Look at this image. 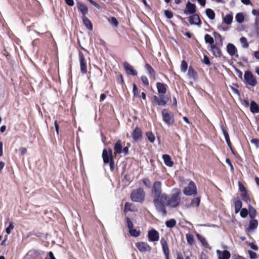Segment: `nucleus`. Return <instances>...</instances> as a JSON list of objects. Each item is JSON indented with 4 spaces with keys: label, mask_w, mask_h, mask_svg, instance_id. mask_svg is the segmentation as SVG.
Wrapping results in <instances>:
<instances>
[{
    "label": "nucleus",
    "mask_w": 259,
    "mask_h": 259,
    "mask_svg": "<svg viewBox=\"0 0 259 259\" xmlns=\"http://www.w3.org/2000/svg\"><path fill=\"white\" fill-rule=\"evenodd\" d=\"M161 183L160 181L154 182L152 188V193L154 196V198L160 197V199L164 201L167 199V195L165 193H161Z\"/></svg>",
    "instance_id": "f257e3e1"
},
{
    "label": "nucleus",
    "mask_w": 259,
    "mask_h": 259,
    "mask_svg": "<svg viewBox=\"0 0 259 259\" xmlns=\"http://www.w3.org/2000/svg\"><path fill=\"white\" fill-rule=\"evenodd\" d=\"M181 192L178 190L176 193L173 194L169 198L167 196V199L163 202H166V204L170 207H175L178 206L181 202Z\"/></svg>",
    "instance_id": "f03ea898"
},
{
    "label": "nucleus",
    "mask_w": 259,
    "mask_h": 259,
    "mask_svg": "<svg viewBox=\"0 0 259 259\" xmlns=\"http://www.w3.org/2000/svg\"><path fill=\"white\" fill-rule=\"evenodd\" d=\"M145 194L143 189L140 188L132 193L131 197L132 201L142 203L145 199Z\"/></svg>",
    "instance_id": "7ed1b4c3"
},
{
    "label": "nucleus",
    "mask_w": 259,
    "mask_h": 259,
    "mask_svg": "<svg viewBox=\"0 0 259 259\" xmlns=\"http://www.w3.org/2000/svg\"><path fill=\"white\" fill-rule=\"evenodd\" d=\"M161 113L163 121L168 125H173L175 122L173 113L166 109L163 110Z\"/></svg>",
    "instance_id": "20e7f679"
},
{
    "label": "nucleus",
    "mask_w": 259,
    "mask_h": 259,
    "mask_svg": "<svg viewBox=\"0 0 259 259\" xmlns=\"http://www.w3.org/2000/svg\"><path fill=\"white\" fill-rule=\"evenodd\" d=\"M183 193L187 196H192L197 194V188L195 183L193 181H190L188 186L184 188Z\"/></svg>",
    "instance_id": "39448f33"
},
{
    "label": "nucleus",
    "mask_w": 259,
    "mask_h": 259,
    "mask_svg": "<svg viewBox=\"0 0 259 259\" xmlns=\"http://www.w3.org/2000/svg\"><path fill=\"white\" fill-rule=\"evenodd\" d=\"M164 202L160 199V197L154 198L153 199V203L157 211L162 213L163 215H165L166 211L163 203Z\"/></svg>",
    "instance_id": "423d86ee"
},
{
    "label": "nucleus",
    "mask_w": 259,
    "mask_h": 259,
    "mask_svg": "<svg viewBox=\"0 0 259 259\" xmlns=\"http://www.w3.org/2000/svg\"><path fill=\"white\" fill-rule=\"evenodd\" d=\"M135 246L141 252H150L151 250V247L145 242H138L135 244Z\"/></svg>",
    "instance_id": "0eeeda50"
},
{
    "label": "nucleus",
    "mask_w": 259,
    "mask_h": 259,
    "mask_svg": "<svg viewBox=\"0 0 259 259\" xmlns=\"http://www.w3.org/2000/svg\"><path fill=\"white\" fill-rule=\"evenodd\" d=\"M153 99V102L158 106H164L168 100V97L164 96V95H160L159 97L155 95Z\"/></svg>",
    "instance_id": "6e6552de"
},
{
    "label": "nucleus",
    "mask_w": 259,
    "mask_h": 259,
    "mask_svg": "<svg viewBox=\"0 0 259 259\" xmlns=\"http://www.w3.org/2000/svg\"><path fill=\"white\" fill-rule=\"evenodd\" d=\"M79 60L80 71L82 73L84 74L87 72V64L83 54L81 52L79 53Z\"/></svg>",
    "instance_id": "1a4fd4ad"
},
{
    "label": "nucleus",
    "mask_w": 259,
    "mask_h": 259,
    "mask_svg": "<svg viewBox=\"0 0 259 259\" xmlns=\"http://www.w3.org/2000/svg\"><path fill=\"white\" fill-rule=\"evenodd\" d=\"M244 78L246 82L249 85L254 87L256 85L257 81L252 74L249 71H246L244 73Z\"/></svg>",
    "instance_id": "9d476101"
},
{
    "label": "nucleus",
    "mask_w": 259,
    "mask_h": 259,
    "mask_svg": "<svg viewBox=\"0 0 259 259\" xmlns=\"http://www.w3.org/2000/svg\"><path fill=\"white\" fill-rule=\"evenodd\" d=\"M102 157L103 161L105 163H108L109 162L113 160L112 155V150L111 149L106 150L103 151Z\"/></svg>",
    "instance_id": "9b49d317"
},
{
    "label": "nucleus",
    "mask_w": 259,
    "mask_h": 259,
    "mask_svg": "<svg viewBox=\"0 0 259 259\" xmlns=\"http://www.w3.org/2000/svg\"><path fill=\"white\" fill-rule=\"evenodd\" d=\"M147 237L149 241H158L159 239V233L156 230L152 229L148 231Z\"/></svg>",
    "instance_id": "f8f14e48"
},
{
    "label": "nucleus",
    "mask_w": 259,
    "mask_h": 259,
    "mask_svg": "<svg viewBox=\"0 0 259 259\" xmlns=\"http://www.w3.org/2000/svg\"><path fill=\"white\" fill-rule=\"evenodd\" d=\"M196 10V5L190 2H188L186 5V8L184 11V13L186 15L194 14L195 13Z\"/></svg>",
    "instance_id": "ddd939ff"
},
{
    "label": "nucleus",
    "mask_w": 259,
    "mask_h": 259,
    "mask_svg": "<svg viewBox=\"0 0 259 259\" xmlns=\"http://www.w3.org/2000/svg\"><path fill=\"white\" fill-rule=\"evenodd\" d=\"M124 68L126 72L128 74H131L132 75H136L137 74V71L134 68V67L131 65L127 62H125L123 64Z\"/></svg>",
    "instance_id": "4468645a"
},
{
    "label": "nucleus",
    "mask_w": 259,
    "mask_h": 259,
    "mask_svg": "<svg viewBox=\"0 0 259 259\" xmlns=\"http://www.w3.org/2000/svg\"><path fill=\"white\" fill-rule=\"evenodd\" d=\"M189 22L191 25H200L201 20L197 14H193L190 17Z\"/></svg>",
    "instance_id": "2eb2a0df"
},
{
    "label": "nucleus",
    "mask_w": 259,
    "mask_h": 259,
    "mask_svg": "<svg viewBox=\"0 0 259 259\" xmlns=\"http://www.w3.org/2000/svg\"><path fill=\"white\" fill-rule=\"evenodd\" d=\"M161 244L162 247L164 254L165 256V258L169 259V248L166 241L164 239H162L161 240Z\"/></svg>",
    "instance_id": "dca6fc26"
},
{
    "label": "nucleus",
    "mask_w": 259,
    "mask_h": 259,
    "mask_svg": "<svg viewBox=\"0 0 259 259\" xmlns=\"http://www.w3.org/2000/svg\"><path fill=\"white\" fill-rule=\"evenodd\" d=\"M145 67L148 72L149 76L153 79H156V73L153 68L148 63L145 64Z\"/></svg>",
    "instance_id": "f3484780"
},
{
    "label": "nucleus",
    "mask_w": 259,
    "mask_h": 259,
    "mask_svg": "<svg viewBox=\"0 0 259 259\" xmlns=\"http://www.w3.org/2000/svg\"><path fill=\"white\" fill-rule=\"evenodd\" d=\"M217 253L219 259H229L230 257V253L227 250L222 252L219 250H217Z\"/></svg>",
    "instance_id": "a211bd4d"
},
{
    "label": "nucleus",
    "mask_w": 259,
    "mask_h": 259,
    "mask_svg": "<svg viewBox=\"0 0 259 259\" xmlns=\"http://www.w3.org/2000/svg\"><path fill=\"white\" fill-rule=\"evenodd\" d=\"M132 136L135 141L139 140L142 137L141 130L138 127H136L132 134Z\"/></svg>",
    "instance_id": "6ab92c4d"
},
{
    "label": "nucleus",
    "mask_w": 259,
    "mask_h": 259,
    "mask_svg": "<svg viewBox=\"0 0 259 259\" xmlns=\"http://www.w3.org/2000/svg\"><path fill=\"white\" fill-rule=\"evenodd\" d=\"M166 85L161 82H157L156 83V88L157 91L160 95H164L166 91Z\"/></svg>",
    "instance_id": "aec40b11"
},
{
    "label": "nucleus",
    "mask_w": 259,
    "mask_h": 259,
    "mask_svg": "<svg viewBox=\"0 0 259 259\" xmlns=\"http://www.w3.org/2000/svg\"><path fill=\"white\" fill-rule=\"evenodd\" d=\"M258 226V222L256 220L252 219L250 222L249 225L247 228V231L248 232H251L254 231Z\"/></svg>",
    "instance_id": "412c9836"
},
{
    "label": "nucleus",
    "mask_w": 259,
    "mask_h": 259,
    "mask_svg": "<svg viewBox=\"0 0 259 259\" xmlns=\"http://www.w3.org/2000/svg\"><path fill=\"white\" fill-rule=\"evenodd\" d=\"M77 7L78 10L82 13V16H85L88 13V7L84 4H83L80 2H78V3H77Z\"/></svg>",
    "instance_id": "4be33fe9"
},
{
    "label": "nucleus",
    "mask_w": 259,
    "mask_h": 259,
    "mask_svg": "<svg viewBox=\"0 0 259 259\" xmlns=\"http://www.w3.org/2000/svg\"><path fill=\"white\" fill-rule=\"evenodd\" d=\"M227 52L231 56L235 55L237 52V49L235 46L232 44H229L227 47Z\"/></svg>",
    "instance_id": "5701e85b"
},
{
    "label": "nucleus",
    "mask_w": 259,
    "mask_h": 259,
    "mask_svg": "<svg viewBox=\"0 0 259 259\" xmlns=\"http://www.w3.org/2000/svg\"><path fill=\"white\" fill-rule=\"evenodd\" d=\"M122 146L120 140H118L114 146V153L120 154L122 152Z\"/></svg>",
    "instance_id": "b1692460"
},
{
    "label": "nucleus",
    "mask_w": 259,
    "mask_h": 259,
    "mask_svg": "<svg viewBox=\"0 0 259 259\" xmlns=\"http://www.w3.org/2000/svg\"><path fill=\"white\" fill-rule=\"evenodd\" d=\"M82 21L84 24V25L86 26V27L89 30H92L93 29V25L91 21L85 16H82Z\"/></svg>",
    "instance_id": "393cba45"
},
{
    "label": "nucleus",
    "mask_w": 259,
    "mask_h": 259,
    "mask_svg": "<svg viewBox=\"0 0 259 259\" xmlns=\"http://www.w3.org/2000/svg\"><path fill=\"white\" fill-rule=\"evenodd\" d=\"M164 163L169 167H171L173 165L174 162L171 160V158L169 155L167 154H164L162 156Z\"/></svg>",
    "instance_id": "a878e982"
},
{
    "label": "nucleus",
    "mask_w": 259,
    "mask_h": 259,
    "mask_svg": "<svg viewBox=\"0 0 259 259\" xmlns=\"http://www.w3.org/2000/svg\"><path fill=\"white\" fill-rule=\"evenodd\" d=\"M200 199L199 197L195 198L192 199L191 203L189 204L187 206L188 207H197L200 204Z\"/></svg>",
    "instance_id": "bb28decb"
},
{
    "label": "nucleus",
    "mask_w": 259,
    "mask_h": 259,
    "mask_svg": "<svg viewBox=\"0 0 259 259\" xmlns=\"http://www.w3.org/2000/svg\"><path fill=\"white\" fill-rule=\"evenodd\" d=\"M233 18L232 13L227 14L223 18V22L227 25H230L232 22Z\"/></svg>",
    "instance_id": "cd10ccee"
},
{
    "label": "nucleus",
    "mask_w": 259,
    "mask_h": 259,
    "mask_svg": "<svg viewBox=\"0 0 259 259\" xmlns=\"http://www.w3.org/2000/svg\"><path fill=\"white\" fill-rule=\"evenodd\" d=\"M250 109L252 113H259V107L254 101L251 102Z\"/></svg>",
    "instance_id": "c85d7f7f"
},
{
    "label": "nucleus",
    "mask_w": 259,
    "mask_h": 259,
    "mask_svg": "<svg viewBox=\"0 0 259 259\" xmlns=\"http://www.w3.org/2000/svg\"><path fill=\"white\" fill-rule=\"evenodd\" d=\"M235 20L238 23H242L244 21V15L243 13H238L236 15Z\"/></svg>",
    "instance_id": "c756f323"
},
{
    "label": "nucleus",
    "mask_w": 259,
    "mask_h": 259,
    "mask_svg": "<svg viewBox=\"0 0 259 259\" xmlns=\"http://www.w3.org/2000/svg\"><path fill=\"white\" fill-rule=\"evenodd\" d=\"M207 16L211 20L215 18V13L214 11L210 9H207L205 11Z\"/></svg>",
    "instance_id": "7c9ffc66"
},
{
    "label": "nucleus",
    "mask_w": 259,
    "mask_h": 259,
    "mask_svg": "<svg viewBox=\"0 0 259 259\" xmlns=\"http://www.w3.org/2000/svg\"><path fill=\"white\" fill-rule=\"evenodd\" d=\"M188 76L191 78H195L196 77V72L191 67H189L187 73Z\"/></svg>",
    "instance_id": "2f4dec72"
},
{
    "label": "nucleus",
    "mask_w": 259,
    "mask_h": 259,
    "mask_svg": "<svg viewBox=\"0 0 259 259\" xmlns=\"http://www.w3.org/2000/svg\"><path fill=\"white\" fill-rule=\"evenodd\" d=\"M211 51L213 53V54L215 56H220V50L215 45H213L210 46Z\"/></svg>",
    "instance_id": "473e14b6"
},
{
    "label": "nucleus",
    "mask_w": 259,
    "mask_h": 259,
    "mask_svg": "<svg viewBox=\"0 0 259 259\" xmlns=\"http://www.w3.org/2000/svg\"><path fill=\"white\" fill-rule=\"evenodd\" d=\"M248 214L251 219H253L256 215V210L250 205L248 207Z\"/></svg>",
    "instance_id": "72a5a7b5"
},
{
    "label": "nucleus",
    "mask_w": 259,
    "mask_h": 259,
    "mask_svg": "<svg viewBox=\"0 0 259 259\" xmlns=\"http://www.w3.org/2000/svg\"><path fill=\"white\" fill-rule=\"evenodd\" d=\"M242 202L240 200H236L235 202V213H238V212L241 209Z\"/></svg>",
    "instance_id": "f704fd0d"
},
{
    "label": "nucleus",
    "mask_w": 259,
    "mask_h": 259,
    "mask_svg": "<svg viewBox=\"0 0 259 259\" xmlns=\"http://www.w3.org/2000/svg\"><path fill=\"white\" fill-rule=\"evenodd\" d=\"M204 39L206 43H209L210 45H211V46L213 45L214 39L210 35L208 34H205Z\"/></svg>",
    "instance_id": "c9c22d12"
},
{
    "label": "nucleus",
    "mask_w": 259,
    "mask_h": 259,
    "mask_svg": "<svg viewBox=\"0 0 259 259\" xmlns=\"http://www.w3.org/2000/svg\"><path fill=\"white\" fill-rule=\"evenodd\" d=\"M186 239L188 243L190 245L193 244L194 242V236L191 234H187L186 235Z\"/></svg>",
    "instance_id": "e433bc0d"
},
{
    "label": "nucleus",
    "mask_w": 259,
    "mask_h": 259,
    "mask_svg": "<svg viewBox=\"0 0 259 259\" xmlns=\"http://www.w3.org/2000/svg\"><path fill=\"white\" fill-rule=\"evenodd\" d=\"M176 224V221L175 219H170L165 222V225L167 227L172 228Z\"/></svg>",
    "instance_id": "4c0bfd02"
},
{
    "label": "nucleus",
    "mask_w": 259,
    "mask_h": 259,
    "mask_svg": "<svg viewBox=\"0 0 259 259\" xmlns=\"http://www.w3.org/2000/svg\"><path fill=\"white\" fill-rule=\"evenodd\" d=\"M240 41L243 48H247L249 46L247 40L245 37H242L240 39Z\"/></svg>",
    "instance_id": "58836bf2"
},
{
    "label": "nucleus",
    "mask_w": 259,
    "mask_h": 259,
    "mask_svg": "<svg viewBox=\"0 0 259 259\" xmlns=\"http://www.w3.org/2000/svg\"><path fill=\"white\" fill-rule=\"evenodd\" d=\"M129 232L132 236L134 237H138L140 235V232L133 228L129 230Z\"/></svg>",
    "instance_id": "ea45409f"
},
{
    "label": "nucleus",
    "mask_w": 259,
    "mask_h": 259,
    "mask_svg": "<svg viewBox=\"0 0 259 259\" xmlns=\"http://www.w3.org/2000/svg\"><path fill=\"white\" fill-rule=\"evenodd\" d=\"M241 197L243 201L248 203L250 201V198L247 194V191L241 193Z\"/></svg>",
    "instance_id": "a19ab883"
},
{
    "label": "nucleus",
    "mask_w": 259,
    "mask_h": 259,
    "mask_svg": "<svg viewBox=\"0 0 259 259\" xmlns=\"http://www.w3.org/2000/svg\"><path fill=\"white\" fill-rule=\"evenodd\" d=\"M187 68H188V64H187V62L183 60L181 62V71L182 72H185L187 69Z\"/></svg>",
    "instance_id": "79ce46f5"
},
{
    "label": "nucleus",
    "mask_w": 259,
    "mask_h": 259,
    "mask_svg": "<svg viewBox=\"0 0 259 259\" xmlns=\"http://www.w3.org/2000/svg\"><path fill=\"white\" fill-rule=\"evenodd\" d=\"M198 238L202 243V245L206 248H207L209 246L208 243L207 242L206 239L202 237H200L199 235H197Z\"/></svg>",
    "instance_id": "37998d69"
},
{
    "label": "nucleus",
    "mask_w": 259,
    "mask_h": 259,
    "mask_svg": "<svg viewBox=\"0 0 259 259\" xmlns=\"http://www.w3.org/2000/svg\"><path fill=\"white\" fill-rule=\"evenodd\" d=\"M108 21L112 25H113L115 27H117L118 22L115 17H113L111 18H109Z\"/></svg>",
    "instance_id": "c03bdc74"
},
{
    "label": "nucleus",
    "mask_w": 259,
    "mask_h": 259,
    "mask_svg": "<svg viewBox=\"0 0 259 259\" xmlns=\"http://www.w3.org/2000/svg\"><path fill=\"white\" fill-rule=\"evenodd\" d=\"M146 136L148 138V140L153 143L155 140V137L153 134L151 132H147L146 133Z\"/></svg>",
    "instance_id": "a18cd8bd"
},
{
    "label": "nucleus",
    "mask_w": 259,
    "mask_h": 259,
    "mask_svg": "<svg viewBox=\"0 0 259 259\" xmlns=\"http://www.w3.org/2000/svg\"><path fill=\"white\" fill-rule=\"evenodd\" d=\"M222 130H223V134L224 135L225 140H226L227 144H228V145H229L231 144V142L230 141L229 134H228V133L225 131V130L224 128H222Z\"/></svg>",
    "instance_id": "49530a36"
},
{
    "label": "nucleus",
    "mask_w": 259,
    "mask_h": 259,
    "mask_svg": "<svg viewBox=\"0 0 259 259\" xmlns=\"http://www.w3.org/2000/svg\"><path fill=\"white\" fill-rule=\"evenodd\" d=\"M14 228V226L13 223L10 222L9 223V226L6 228V232L8 234H10L11 233L12 230H13Z\"/></svg>",
    "instance_id": "de8ad7c7"
},
{
    "label": "nucleus",
    "mask_w": 259,
    "mask_h": 259,
    "mask_svg": "<svg viewBox=\"0 0 259 259\" xmlns=\"http://www.w3.org/2000/svg\"><path fill=\"white\" fill-rule=\"evenodd\" d=\"M240 215L242 218H246L248 214V211L246 208H242L240 210Z\"/></svg>",
    "instance_id": "09e8293b"
},
{
    "label": "nucleus",
    "mask_w": 259,
    "mask_h": 259,
    "mask_svg": "<svg viewBox=\"0 0 259 259\" xmlns=\"http://www.w3.org/2000/svg\"><path fill=\"white\" fill-rule=\"evenodd\" d=\"M164 13L165 16L168 18L170 19L173 17V14L172 12L168 11V10H165L164 11Z\"/></svg>",
    "instance_id": "8fccbe9b"
},
{
    "label": "nucleus",
    "mask_w": 259,
    "mask_h": 259,
    "mask_svg": "<svg viewBox=\"0 0 259 259\" xmlns=\"http://www.w3.org/2000/svg\"><path fill=\"white\" fill-rule=\"evenodd\" d=\"M141 80L143 84L145 85H149V81L147 78V77L146 76H142L141 77Z\"/></svg>",
    "instance_id": "3c124183"
},
{
    "label": "nucleus",
    "mask_w": 259,
    "mask_h": 259,
    "mask_svg": "<svg viewBox=\"0 0 259 259\" xmlns=\"http://www.w3.org/2000/svg\"><path fill=\"white\" fill-rule=\"evenodd\" d=\"M143 183L146 187L148 188H150L151 187V182L149 179H144L143 180Z\"/></svg>",
    "instance_id": "603ef678"
},
{
    "label": "nucleus",
    "mask_w": 259,
    "mask_h": 259,
    "mask_svg": "<svg viewBox=\"0 0 259 259\" xmlns=\"http://www.w3.org/2000/svg\"><path fill=\"white\" fill-rule=\"evenodd\" d=\"M132 206V204L131 203H130L128 202L125 203V205H124L125 211H132V208H131Z\"/></svg>",
    "instance_id": "864d4df0"
},
{
    "label": "nucleus",
    "mask_w": 259,
    "mask_h": 259,
    "mask_svg": "<svg viewBox=\"0 0 259 259\" xmlns=\"http://www.w3.org/2000/svg\"><path fill=\"white\" fill-rule=\"evenodd\" d=\"M126 224L129 230L133 228V223L129 218H126Z\"/></svg>",
    "instance_id": "5fc2aeb1"
},
{
    "label": "nucleus",
    "mask_w": 259,
    "mask_h": 259,
    "mask_svg": "<svg viewBox=\"0 0 259 259\" xmlns=\"http://www.w3.org/2000/svg\"><path fill=\"white\" fill-rule=\"evenodd\" d=\"M248 253L249 254V256L251 259H255L257 257V255L254 252H253L251 250H248Z\"/></svg>",
    "instance_id": "6e6d98bb"
},
{
    "label": "nucleus",
    "mask_w": 259,
    "mask_h": 259,
    "mask_svg": "<svg viewBox=\"0 0 259 259\" xmlns=\"http://www.w3.org/2000/svg\"><path fill=\"white\" fill-rule=\"evenodd\" d=\"M133 94L134 96H137L138 95V90L136 84H133Z\"/></svg>",
    "instance_id": "4d7b16f0"
},
{
    "label": "nucleus",
    "mask_w": 259,
    "mask_h": 259,
    "mask_svg": "<svg viewBox=\"0 0 259 259\" xmlns=\"http://www.w3.org/2000/svg\"><path fill=\"white\" fill-rule=\"evenodd\" d=\"M239 190L241 191V193L246 192V190L245 188L240 182H239Z\"/></svg>",
    "instance_id": "13d9d810"
},
{
    "label": "nucleus",
    "mask_w": 259,
    "mask_h": 259,
    "mask_svg": "<svg viewBox=\"0 0 259 259\" xmlns=\"http://www.w3.org/2000/svg\"><path fill=\"white\" fill-rule=\"evenodd\" d=\"M251 13L252 15L256 16L259 19V10L253 9L252 10Z\"/></svg>",
    "instance_id": "bf43d9fd"
},
{
    "label": "nucleus",
    "mask_w": 259,
    "mask_h": 259,
    "mask_svg": "<svg viewBox=\"0 0 259 259\" xmlns=\"http://www.w3.org/2000/svg\"><path fill=\"white\" fill-rule=\"evenodd\" d=\"M203 62L206 65H210V61L209 58L206 56H204L202 60Z\"/></svg>",
    "instance_id": "052dcab7"
},
{
    "label": "nucleus",
    "mask_w": 259,
    "mask_h": 259,
    "mask_svg": "<svg viewBox=\"0 0 259 259\" xmlns=\"http://www.w3.org/2000/svg\"><path fill=\"white\" fill-rule=\"evenodd\" d=\"M251 143L254 144L257 148H259V140L252 139L251 141Z\"/></svg>",
    "instance_id": "680f3d73"
},
{
    "label": "nucleus",
    "mask_w": 259,
    "mask_h": 259,
    "mask_svg": "<svg viewBox=\"0 0 259 259\" xmlns=\"http://www.w3.org/2000/svg\"><path fill=\"white\" fill-rule=\"evenodd\" d=\"M249 245L254 250H257L258 249V247L257 245H255L253 242L249 243Z\"/></svg>",
    "instance_id": "e2e57ef3"
},
{
    "label": "nucleus",
    "mask_w": 259,
    "mask_h": 259,
    "mask_svg": "<svg viewBox=\"0 0 259 259\" xmlns=\"http://www.w3.org/2000/svg\"><path fill=\"white\" fill-rule=\"evenodd\" d=\"M19 152H20L21 155H24L27 152V149L23 147H21L19 149Z\"/></svg>",
    "instance_id": "0e129e2a"
},
{
    "label": "nucleus",
    "mask_w": 259,
    "mask_h": 259,
    "mask_svg": "<svg viewBox=\"0 0 259 259\" xmlns=\"http://www.w3.org/2000/svg\"><path fill=\"white\" fill-rule=\"evenodd\" d=\"M66 3L70 6H73L74 5L73 0H65Z\"/></svg>",
    "instance_id": "69168bd1"
},
{
    "label": "nucleus",
    "mask_w": 259,
    "mask_h": 259,
    "mask_svg": "<svg viewBox=\"0 0 259 259\" xmlns=\"http://www.w3.org/2000/svg\"><path fill=\"white\" fill-rule=\"evenodd\" d=\"M110 164V169L112 170H113L114 169V160H111V161L109 162H108Z\"/></svg>",
    "instance_id": "338daca9"
},
{
    "label": "nucleus",
    "mask_w": 259,
    "mask_h": 259,
    "mask_svg": "<svg viewBox=\"0 0 259 259\" xmlns=\"http://www.w3.org/2000/svg\"><path fill=\"white\" fill-rule=\"evenodd\" d=\"M122 152H123L124 155H126L128 152V148L127 147H125L122 148Z\"/></svg>",
    "instance_id": "774afa93"
}]
</instances>
